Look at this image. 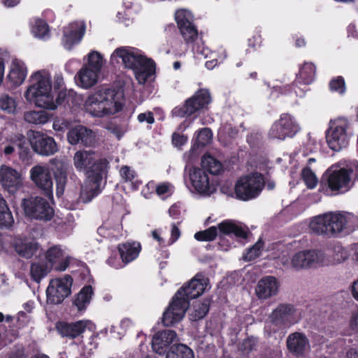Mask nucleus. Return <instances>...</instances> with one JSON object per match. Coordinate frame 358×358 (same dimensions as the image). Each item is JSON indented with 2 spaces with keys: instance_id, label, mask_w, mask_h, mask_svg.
<instances>
[{
  "instance_id": "obj_26",
  "label": "nucleus",
  "mask_w": 358,
  "mask_h": 358,
  "mask_svg": "<svg viewBox=\"0 0 358 358\" xmlns=\"http://www.w3.org/2000/svg\"><path fill=\"white\" fill-rule=\"evenodd\" d=\"M178 341L177 334L173 330L158 331L152 337V348L155 352L162 355L172 343Z\"/></svg>"
},
{
  "instance_id": "obj_58",
  "label": "nucleus",
  "mask_w": 358,
  "mask_h": 358,
  "mask_svg": "<svg viewBox=\"0 0 358 358\" xmlns=\"http://www.w3.org/2000/svg\"><path fill=\"white\" fill-rule=\"evenodd\" d=\"M180 231L178 227L175 224H172V228L171 231V238H169L168 241V245H172L173 243H175L180 237Z\"/></svg>"
},
{
  "instance_id": "obj_33",
  "label": "nucleus",
  "mask_w": 358,
  "mask_h": 358,
  "mask_svg": "<svg viewBox=\"0 0 358 358\" xmlns=\"http://www.w3.org/2000/svg\"><path fill=\"white\" fill-rule=\"evenodd\" d=\"M121 258L124 263L134 260L139 255L141 245L139 243H126L118 246Z\"/></svg>"
},
{
  "instance_id": "obj_32",
  "label": "nucleus",
  "mask_w": 358,
  "mask_h": 358,
  "mask_svg": "<svg viewBox=\"0 0 358 358\" xmlns=\"http://www.w3.org/2000/svg\"><path fill=\"white\" fill-rule=\"evenodd\" d=\"M218 227L220 234L225 235L234 234L236 237L243 238L247 237V228L235 222L226 220L221 222Z\"/></svg>"
},
{
  "instance_id": "obj_24",
  "label": "nucleus",
  "mask_w": 358,
  "mask_h": 358,
  "mask_svg": "<svg viewBox=\"0 0 358 358\" xmlns=\"http://www.w3.org/2000/svg\"><path fill=\"white\" fill-rule=\"evenodd\" d=\"M64 254V249L62 245H52L45 252V262L51 265L52 268L56 263H58V264L55 266V269L59 271H64L69 266L70 260L69 257H65Z\"/></svg>"
},
{
  "instance_id": "obj_5",
  "label": "nucleus",
  "mask_w": 358,
  "mask_h": 358,
  "mask_svg": "<svg viewBox=\"0 0 358 358\" xmlns=\"http://www.w3.org/2000/svg\"><path fill=\"white\" fill-rule=\"evenodd\" d=\"M354 176H358L357 162H352L343 168L333 165L322 176V189L327 194H329V191L334 192L335 194L347 192L354 185Z\"/></svg>"
},
{
  "instance_id": "obj_35",
  "label": "nucleus",
  "mask_w": 358,
  "mask_h": 358,
  "mask_svg": "<svg viewBox=\"0 0 358 358\" xmlns=\"http://www.w3.org/2000/svg\"><path fill=\"white\" fill-rule=\"evenodd\" d=\"M51 117V114L45 110H29L24 113V120L32 124H45Z\"/></svg>"
},
{
  "instance_id": "obj_54",
  "label": "nucleus",
  "mask_w": 358,
  "mask_h": 358,
  "mask_svg": "<svg viewBox=\"0 0 358 358\" xmlns=\"http://www.w3.org/2000/svg\"><path fill=\"white\" fill-rule=\"evenodd\" d=\"M120 175L122 179L126 182H133L136 176L135 171L127 166H124L120 169Z\"/></svg>"
},
{
  "instance_id": "obj_31",
  "label": "nucleus",
  "mask_w": 358,
  "mask_h": 358,
  "mask_svg": "<svg viewBox=\"0 0 358 358\" xmlns=\"http://www.w3.org/2000/svg\"><path fill=\"white\" fill-rule=\"evenodd\" d=\"M51 162L55 164L53 174L56 181L57 194L60 196L63 194L67 182L68 166L63 162L57 159H52Z\"/></svg>"
},
{
  "instance_id": "obj_7",
  "label": "nucleus",
  "mask_w": 358,
  "mask_h": 358,
  "mask_svg": "<svg viewBox=\"0 0 358 358\" xmlns=\"http://www.w3.org/2000/svg\"><path fill=\"white\" fill-rule=\"evenodd\" d=\"M352 134L348 121L345 118H337L330 122L327 142L331 150L340 151L348 145Z\"/></svg>"
},
{
  "instance_id": "obj_14",
  "label": "nucleus",
  "mask_w": 358,
  "mask_h": 358,
  "mask_svg": "<svg viewBox=\"0 0 358 358\" xmlns=\"http://www.w3.org/2000/svg\"><path fill=\"white\" fill-rule=\"evenodd\" d=\"M72 283L73 279L69 275L51 280L46 289L48 302L52 304L62 303L70 295Z\"/></svg>"
},
{
  "instance_id": "obj_12",
  "label": "nucleus",
  "mask_w": 358,
  "mask_h": 358,
  "mask_svg": "<svg viewBox=\"0 0 358 358\" xmlns=\"http://www.w3.org/2000/svg\"><path fill=\"white\" fill-rule=\"evenodd\" d=\"M300 130L295 119L289 114L284 113L271 127L268 136L271 139L285 140L293 137Z\"/></svg>"
},
{
  "instance_id": "obj_13",
  "label": "nucleus",
  "mask_w": 358,
  "mask_h": 358,
  "mask_svg": "<svg viewBox=\"0 0 358 358\" xmlns=\"http://www.w3.org/2000/svg\"><path fill=\"white\" fill-rule=\"evenodd\" d=\"M22 206L26 215L33 219L49 220L53 215V210L49 203L40 196L24 199Z\"/></svg>"
},
{
  "instance_id": "obj_37",
  "label": "nucleus",
  "mask_w": 358,
  "mask_h": 358,
  "mask_svg": "<svg viewBox=\"0 0 358 358\" xmlns=\"http://www.w3.org/2000/svg\"><path fill=\"white\" fill-rule=\"evenodd\" d=\"M210 301L205 299L202 302H196L192 308H189V317L192 321L203 319L208 312Z\"/></svg>"
},
{
  "instance_id": "obj_10",
  "label": "nucleus",
  "mask_w": 358,
  "mask_h": 358,
  "mask_svg": "<svg viewBox=\"0 0 358 358\" xmlns=\"http://www.w3.org/2000/svg\"><path fill=\"white\" fill-rule=\"evenodd\" d=\"M324 260V253L321 251L310 250L294 253L290 258L283 255L280 262L286 267L295 270L308 268L322 263Z\"/></svg>"
},
{
  "instance_id": "obj_29",
  "label": "nucleus",
  "mask_w": 358,
  "mask_h": 358,
  "mask_svg": "<svg viewBox=\"0 0 358 358\" xmlns=\"http://www.w3.org/2000/svg\"><path fill=\"white\" fill-rule=\"evenodd\" d=\"M99 73V72L83 65L76 73L75 80L78 86L83 89H89L96 84Z\"/></svg>"
},
{
  "instance_id": "obj_44",
  "label": "nucleus",
  "mask_w": 358,
  "mask_h": 358,
  "mask_svg": "<svg viewBox=\"0 0 358 358\" xmlns=\"http://www.w3.org/2000/svg\"><path fill=\"white\" fill-rule=\"evenodd\" d=\"M175 19L178 27L189 26L193 22V15L187 9H179L175 13Z\"/></svg>"
},
{
  "instance_id": "obj_19",
  "label": "nucleus",
  "mask_w": 358,
  "mask_h": 358,
  "mask_svg": "<svg viewBox=\"0 0 358 358\" xmlns=\"http://www.w3.org/2000/svg\"><path fill=\"white\" fill-rule=\"evenodd\" d=\"M188 177L192 187L199 194L208 196L215 192V188L210 182L208 175L203 169L192 167L188 171Z\"/></svg>"
},
{
  "instance_id": "obj_63",
  "label": "nucleus",
  "mask_w": 358,
  "mask_h": 358,
  "mask_svg": "<svg viewBox=\"0 0 358 358\" xmlns=\"http://www.w3.org/2000/svg\"><path fill=\"white\" fill-rule=\"evenodd\" d=\"M351 292L353 298L358 301V279L352 284Z\"/></svg>"
},
{
  "instance_id": "obj_56",
  "label": "nucleus",
  "mask_w": 358,
  "mask_h": 358,
  "mask_svg": "<svg viewBox=\"0 0 358 358\" xmlns=\"http://www.w3.org/2000/svg\"><path fill=\"white\" fill-rule=\"evenodd\" d=\"M173 186L169 182H163L156 187V192L159 196H162L171 192Z\"/></svg>"
},
{
  "instance_id": "obj_55",
  "label": "nucleus",
  "mask_w": 358,
  "mask_h": 358,
  "mask_svg": "<svg viewBox=\"0 0 358 358\" xmlns=\"http://www.w3.org/2000/svg\"><path fill=\"white\" fill-rule=\"evenodd\" d=\"M137 120L141 123L146 122L148 124H152L155 122L154 115L150 111L138 114L137 116Z\"/></svg>"
},
{
  "instance_id": "obj_2",
  "label": "nucleus",
  "mask_w": 358,
  "mask_h": 358,
  "mask_svg": "<svg viewBox=\"0 0 358 358\" xmlns=\"http://www.w3.org/2000/svg\"><path fill=\"white\" fill-rule=\"evenodd\" d=\"M30 85L24 93L27 101L33 102L41 108L55 110L58 103L55 100L51 76L46 70H39L29 78Z\"/></svg>"
},
{
  "instance_id": "obj_52",
  "label": "nucleus",
  "mask_w": 358,
  "mask_h": 358,
  "mask_svg": "<svg viewBox=\"0 0 358 358\" xmlns=\"http://www.w3.org/2000/svg\"><path fill=\"white\" fill-rule=\"evenodd\" d=\"M14 222L12 213L8 208L7 210H0V226L9 228Z\"/></svg>"
},
{
  "instance_id": "obj_30",
  "label": "nucleus",
  "mask_w": 358,
  "mask_h": 358,
  "mask_svg": "<svg viewBox=\"0 0 358 358\" xmlns=\"http://www.w3.org/2000/svg\"><path fill=\"white\" fill-rule=\"evenodd\" d=\"M27 70L24 63L14 59L10 64L8 78L14 85H20L27 77Z\"/></svg>"
},
{
  "instance_id": "obj_20",
  "label": "nucleus",
  "mask_w": 358,
  "mask_h": 358,
  "mask_svg": "<svg viewBox=\"0 0 358 358\" xmlns=\"http://www.w3.org/2000/svg\"><path fill=\"white\" fill-rule=\"evenodd\" d=\"M85 28L83 21H76L64 27L62 42L64 48L70 50L79 43L85 34Z\"/></svg>"
},
{
  "instance_id": "obj_53",
  "label": "nucleus",
  "mask_w": 358,
  "mask_h": 358,
  "mask_svg": "<svg viewBox=\"0 0 358 358\" xmlns=\"http://www.w3.org/2000/svg\"><path fill=\"white\" fill-rule=\"evenodd\" d=\"M347 251L341 245H336L333 250L332 259L334 263H341L348 258Z\"/></svg>"
},
{
  "instance_id": "obj_34",
  "label": "nucleus",
  "mask_w": 358,
  "mask_h": 358,
  "mask_svg": "<svg viewBox=\"0 0 358 358\" xmlns=\"http://www.w3.org/2000/svg\"><path fill=\"white\" fill-rule=\"evenodd\" d=\"M52 269V266L45 262L38 261L33 262L30 266V275L35 282H40Z\"/></svg>"
},
{
  "instance_id": "obj_61",
  "label": "nucleus",
  "mask_w": 358,
  "mask_h": 358,
  "mask_svg": "<svg viewBox=\"0 0 358 358\" xmlns=\"http://www.w3.org/2000/svg\"><path fill=\"white\" fill-rule=\"evenodd\" d=\"M236 133V129L231 127L229 125H224L222 127L219 131V135L220 136L224 134H228L229 136H233Z\"/></svg>"
},
{
  "instance_id": "obj_59",
  "label": "nucleus",
  "mask_w": 358,
  "mask_h": 358,
  "mask_svg": "<svg viewBox=\"0 0 358 358\" xmlns=\"http://www.w3.org/2000/svg\"><path fill=\"white\" fill-rule=\"evenodd\" d=\"M68 126L69 123L66 120L60 119L55 120L52 124L54 130L59 131L64 130Z\"/></svg>"
},
{
  "instance_id": "obj_22",
  "label": "nucleus",
  "mask_w": 358,
  "mask_h": 358,
  "mask_svg": "<svg viewBox=\"0 0 358 358\" xmlns=\"http://www.w3.org/2000/svg\"><path fill=\"white\" fill-rule=\"evenodd\" d=\"M67 139L71 145L82 143L85 146H92L95 143L96 134L92 130L80 125L69 130Z\"/></svg>"
},
{
  "instance_id": "obj_62",
  "label": "nucleus",
  "mask_w": 358,
  "mask_h": 358,
  "mask_svg": "<svg viewBox=\"0 0 358 358\" xmlns=\"http://www.w3.org/2000/svg\"><path fill=\"white\" fill-rule=\"evenodd\" d=\"M64 84V78L61 73L56 74L55 76L54 85L55 87L60 88Z\"/></svg>"
},
{
  "instance_id": "obj_11",
  "label": "nucleus",
  "mask_w": 358,
  "mask_h": 358,
  "mask_svg": "<svg viewBox=\"0 0 358 358\" xmlns=\"http://www.w3.org/2000/svg\"><path fill=\"white\" fill-rule=\"evenodd\" d=\"M210 93L207 90L198 91L193 96L187 99L182 106H176L171 111L173 117L190 116L204 108L210 102Z\"/></svg>"
},
{
  "instance_id": "obj_50",
  "label": "nucleus",
  "mask_w": 358,
  "mask_h": 358,
  "mask_svg": "<svg viewBox=\"0 0 358 358\" xmlns=\"http://www.w3.org/2000/svg\"><path fill=\"white\" fill-rule=\"evenodd\" d=\"M212 132L208 128L201 129L197 134L196 143L197 146H204L208 145L212 139Z\"/></svg>"
},
{
  "instance_id": "obj_42",
  "label": "nucleus",
  "mask_w": 358,
  "mask_h": 358,
  "mask_svg": "<svg viewBox=\"0 0 358 358\" xmlns=\"http://www.w3.org/2000/svg\"><path fill=\"white\" fill-rule=\"evenodd\" d=\"M34 36L41 39H46L50 36V29L48 24L43 20L37 19L31 28Z\"/></svg>"
},
{
  "instance_id": "obj_49",
  "label": "nucleus",
  "mask_w": 358,
  "mask_h": 358,
  "mask_svg": "<svg viewBox=\"0 0 358 358\" xmlns=\"http://www.w3.org/2000/svg\"><path fill=\"white\" fill-rule=\"evenodd\" d=\"M184 39L188 43L194 41L197 38V30L193 23L189 26L185 25L178 27Z\"/></svg>"
},
{
  "instance_id": "obj_47",
  "label": "nucleus",
  "mask_w": 358,
  "mask_h": 358,
  "mask_svg": "<svg viewBox=\"0 0 358 358\" xmlns=\"http://www.w3.org/2000/svg\"><path fill=\"white\" fill-rule=\"evenodd\" d=\"M264 247L263 241L259 239L252 247L248 249L243 258L245 261H252L259 257Z\"/></svg>"
},
{
  "instance_id": "obj_15",
  "label": "nucleus",
  "mask_w": 358,
  "mask_h": 358,
  "mask_svg": "<svg viewBox=\"0 0 358 358\" xmlns=\"http://www.w3.org/2000/svg\"><path fill=\"white\" fill-rule=\"evenodd\" d=\"M29 142L33 150L42 156H50L57 152L59 148L55 139L39 131H32Z\"/></svg>"
},
{
  "instance_id": "obj_40",
  "label": "nucleus",
  "mask_w": 358,
  "mask_h": 358,
  "mask_svg": "<svg viewBox=\"0 0 358 358\" xmlns=\"http://www.w3.org/2000/svg\"><path fill=\"white\" fill-rule=\"evenodd\" d=\"M316 69L313 64L306 62L300 69L297 80L304 85L310 84L315 79Z\"/></svg>"
},
{
  "instance_id": "obj_23",
  "label": "nucleus",
  "mask_w": 358,
  "mask_h": 358,
  "mask_svg": "<svg viewBox=\"0 0 358 358\" xmlns=\"http://www.w3.org/2000/svg\"><path fill=\"white\" fill-rule=\"evenodd\" d=\"M93 324L89 320H80L74 323L58 322L56 328L63 337L76 338L85 331L86 329L92 330Z\"/></svg>"
},
{
  "instance_id": "obj_51",
  "label": "nucleus",
  "mask_w": 358,
  "mask_h": 358,
  "mask_svg": "<svg viewBox=\"0 0 358 358\" xmlns=\"http://www.w3.org/2000/svg\"><path fill=\"white\" fill-rule=\"evenodd\" d=\"M329 88L332 92H338L340 94L345 93L346 87L345 80L343 77L338 76L332 79L329 83Z\"/></svg>"
},
{
  "instance_id": "obj_3",
  "label": "nucleus",
  "mask_w": 358,
  "mask_h": 358,
  "mask_svg": "<svg viewBox=\"0 0 358 358\" xmlns=\"http://www.w3.org/2000/svg\"><path fill=\"white\" fill-rule=\"evenodd\" d=\"M126 68L132 69L139 84H144L154 74L155 65L152 59L143 56L140 52L131 47L116 48L110 56L113 64L120 63Z\"/></svg>"
},
{
  "instance_id": "obj_18",
  "label": "nucleus",
  "mask_w": 358,
  "mask_h": 358,
  "mask_svg": "<svg viewBox=\"0 0 358 358\" xmlns=\"http://www.w3.org/2000/svg\"><path fill=\"white\" fill-rule=\"evenodd\" d=\"M30 178L49 198L52 196L53 182L47 166L36 165L30 169Z\"/></svg>"
},
{
  "instance_id": "obj_48",
  "label": "nucleus",
  "mask_w": 358,
  "mask_h": 358,
  "mask_svg": "<svg viewBox=\"0 0 358 358\" xmlns=\"http://www.w3.org/2000/svg\"><path fill=\"white\" fill-rule=\"evenodd\" d=\"M301 176L308 188L313 189L317 186L318 180L315 174L308 167H306L302 170Z\"/></svg>"
},
{
  "instance_id": "obj_9",
  "label": "nucleus",
  "mask_w": 358,
  "mask_h": 358,
  "mask_svg": "<svg viewBox=\"0 0 358 358\" xmlns=\"http://www.w3.org/2000/svg\"><path fill=\"white\" fill-rule=\"evenodd\" d=\"M76 169L90 174L103 173L106 171L108 162L106 159H96L94 152L91 150H78L73 157Z\"/></svg>"
},
{
  "instance_id": "obj_21",
  "label": "nucleus",
  "mask_w": 358,
  "mask_h": 358,
  "mask_svg": "<svg viewBox=\"0 0 358 358\" xmlns=\"http://www.w3.org/2000/svg\"><path fill=\"white\" fill-rule=\"evenodd\" d=\"M103 180L101 173L90 174L81 186L79 200L83 203L91 201L101 192V184Z\"/></svg>"
},
{
  "instance_id": "obj_16",
  "label": "nucleus",
  "mask_w": 358,
  "mask_h": 358,
  "mask_svg": "<svg viewBox=\"0 0 358 358\" xmlns=\"http://www.w3.org/2000/svg\"><path fill=\"white\" fill-rule=\"evenodd\" d=\"M296 309L290 304H280L269 315L270 322L278 327H289L297 321Z\"/></svg>"
},
{
  "instance_id": "obj_46",
  "label": "nucleus",
  "mask_w": 358,
  "mask_h": 358,
  "mask_svg": "<svg viewBox=\"0 0 358 358\" xmlns=\"http://www.w3.org/2000/svg\"><path fill=\"white\" fill-rule=\"evenodd\" d=\"M217 235V229L216 227H211L206 230L196 232L194 238L199 241H212Z\"/></svg>"
},
{
  "instance_id": "obj_38",
  "label": "nucleus",
  "mask_w": 358,
  "mask_h": 358,
  "mask_svg": "<svg viewBox=\"0 0 358 358\" xmlns=\"http://www.w3.org/2000/svg\"><path fill=\"white\" fill-rule=\"evenodd\" d=\"M202 169L213 175H218L223 171L222 164L210 155H205L201 160Z\"/></svg>"
},
{
  "instance_id": "obj_28",
  "label": "nucleus",
  "mask_w": 358,
  "mask_h": 358,
  "mask_svg": "<svg viewBox=\"0 0 358 358\" xmlns=\"http://www.w3.org/2000/svg\"><path fill=\"white\" fill-rule=\"evenodd\" d=\"M11 244L17 254L29 259L34 255L38 250V244L26 237L15 236Z\"/></svg>"
},
{
  "instance_id": "obj_6",
  "label": "nucleus",
  "mask_w": 358,
  "mask_h": 358,
  "mask_svg": "<svg viewBox=\"0 0 358 358\" xmlns=\"http://www.w3.org/2000/svg\"><path fill=\"white\" fill-rule=\"evenodd\" d=\"M358 226V215L348 212L325 213L315 217L310 222L312 232L332 236L340 233L345 227Z\"/></svg>"
},
{
  "instance_id": "obj_4",
  "label": "nucleus",
  "mask_w": 358,
  "mask_h": 358,
  "mask_svg": "<svg viewBox=\"0 0 358 358\" xmlns=\"http://www.w3.org/2000/svg\"><path fill=\"white\" fill-rule=\"evenodd\" d=\"M121 92L101 87L87 97L84 108L92 116L103 117L120 111L123 106Z\"/></svg>"
},
{
  "instance_id": "obj_57",
  "label": "nucleus",
  "mask_w": 358,
  "mask_h": 358,
  "mask_svg": "<svg viewBox=\"0 0 358 358\" xmlns=\"http://www.w3.org/2000/svg\"><path fill=\"white\" fill-rule=\"evenodd\" d=\"M187 138L178 133H173L172 136V142L176 147H180L186 143Z\"/></svg>"
},
{
  "instance_id": "obj_45",
  "label": "nucleus",
  "mask_w": 358,
  "mask_h": 358,
  "mask_svg": "<svg viewBox=\"0 0 358 358\" xmlns=\"http://www.w3.org/2000/svg\"><path fill=\"white\" fill-rule=\"evenodd\" d=\"M17 104L15 99L8 94H3L0 97V109L13 113L15 112Z\"/></svg>"
},
{
  "instance_id": "obj_60",
  "label": "nucleus",
  "mask_w": 358,
  "mask_h": 358,
  "mask_svg": "<svg viewBox=\"0 0 358 358\" xmlns=\"http://www.w3.org/2000/svg\"><path fill=\"white\" fill-rule=\"evenodd\" d=\"M350 333L353 334L358 331V311L352 316L350 322Z\"/></svg>"
},
{
  "instance_id": "obj_36",
  "label": "nucleus",
  "mask_w": 358,
  "mask_h": 358,
  "mask_svg": "<svg viewBox=\"0 0 358 358\" xmlns=\"http://www.w3.org/2000/svg\"><path fill=\"white\" fill-rule=\"evenodd\" d=\"M92 295V287L90 285L85 286L76 295L73 300V305L76 306L78 310L80 311L85 310L90 304Z\"/></svg>"
},
{
  "instance_id": "obj_41",
  "label": "nucleus",
  "mask_w": 358,
  "mask_h": 358,
  "mask_svg": "<svg viewBox=\"0 0 358 358\" xmlns=\"http://www.w3.org/2000/svg\"><path fill=\"white\" fill-rule=\"evenodd\" d=\"M24 142L25 138L22 135L16 136L10 143L0 144V153L10 156L15 152V146L22 148Z\"/></svg>"
},
{
  "instance_id": "obj_17",
  "label": "nucleus",
  "mask_w": 358,
  "mask_h": 358,
  "mask_svg": "<svg viewBox=\"0 0 358 358\" xmlns=\"http://www.w3.org/2000/svg\"><path fill=\"white\" fill-rule=\"evenodd\" d=\"M0 184L10 194H15L23 184V178L17 170L6 166H0Z\"/></svg>"
},
{
  "instance_id": "obj_25",
  "label": "nucleus",
  "mask_w": 358,
  "mask_h": 358,
  "mask_svg": "<svg viewBox=\"0 0 358 358\" xmlns=\"http://www.w3.org/2000/svg\"><path fill=\"white\" fill-rule=\"evenodd\" d=\"M279 282L273 276L261 278L255 287V294L259 299H267L277 294Z\"/></svg>"
},
{
  "instance_id": "obj_43",
  "label": "nucleus",
  "mask_w": 358,
  "mask_h": 358,
  "mask_svg": "<svg viewBox=\"0 0 358 358\" xmlns=\"http://www.w3.org/2000/svg\"><path fill=\"white\" fill-rule=\"evenodd\" d=\"M84 66L101 72L103 66L102 55L97 51H92L87 55V62Z\"/></svg>"
},
{
  "instance_id": "obj_64",
  "label": "nucleus",
  "mask_w": 358,
  "mask_h": 358,
  "mask_svg": "<svg viewBox=\"0 0 358 358\" xmlns=\"http://www.w3.org/2000/svg\"><path fill=\"white\" fill-rule=\"evenodd\" d=\"M346 358H358V350L350 348L346 353Z\"/></svg>"
},
{
  "instance_id": "obj_39",
  "label": "nucleus",
  "mask_w": 358,
  "mask_h": 358,
  "mask_svg": "<svg viewBox=\"0 0 358 358\" xmlns=\"http://www.w3.org/2000/svg\"><path fill=\"white\" fill-rule=\"evenodd\" d=\"M166 358H194L193 351L186 345L177 344L171 347Z\"/></svg>"
},
{
  "instance_id": "obj_8",
  "label": "nucleus",
  "mask_w": 358,
  "mask_h": 358,
  "mask_svg": "<svg viewBox=\"0 0 358 358\" xmlns=\"http://www.w3.org/2000/svg\"><path fill=\"white\" fill-rule=\"evenodd\" d=\"M265 181L257 172L241 177L235 186V194L239 199L248 201L257 197L262 192Z\"/></svg>"
},
{
  "instance_id": "obj_27",
  "label": "nucleus",
  "mask_w": 358,
  "mask_h": 358,
  "mask_svg": "<svg viewBox=\"0 0 358 358\" xmlns=\"http://www.w3.org/2000/svg\"><path fill=\"white\" fill-rule=\"evenodd\" d=\"M289 350L296 356H301L310 349V343L307 337L302 333L294 332L287 338Z\"/></svg>"
},
{
  "instance_id": "obj_1",
  "label": "nucleus",
  "mask_w": 358,
  "mask_h": 358,
  "mask_svg": "<svg viewBox=\"0 0 358 358\" xmlns=\"http://www.w3.org/2000/svg\"><path fill=\"white\" fill-rule=\"evenodd\" d=\"M208 279L202 273H197L174 296L173 301L164 313L162 322L165 326H171L180 321L189 306V300L200 296L207 289Z\"/></svg>"
}]
</instances>
